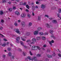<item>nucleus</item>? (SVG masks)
<instances>
[{"label":"nucleus","mask_w":61,"mask_h":61,"mask_svg":"<svg viewBox=\"0 0 61 61\" xmlns=\"http://www.w3.org/2000/svg\"><path fill=\"white\" fill-rule=\"evenodd\" d=\"M27 58L29 59L30 61L31 60H32V61H33L34 60V61H38L36 57H34L33 59H31V57L30 56H28Z\"/></svg>","instance_id":"nucleus-1"},{"label":"nucleus","mask_w":61,"mask_h":61,"mask_svg":"<svg viewBox=\"0 0 61 61\" xmlns=\"http://www.w3.org/2000/svg\"><path fill=\"white\" fill-rule=\"evenodd\" d=\"M32 49L33 50H37V49L39 50H40V49H41V48H40L39 46H32Z\"/></svg>","instance_id":"nucleus-2"},{"label":"nucleus","mask_w":61,"mask_h":61,"mask_svg":"<svg viewBox=\"0 0 61 61\" xmlns=\"http://www.w3.org/2000/svg\"><path fill=\"white\" fill-rule=\"evenodd\" d=\"M32 42H31L30 43H28V44L29 45H30V44H35V43L34 42H35L36 41V39H32Z\"/></svg>","instance_id":"nucleus-3"},{"label":"nucleus","mask_w":61,"mask_h":61,"mask_svg":"<svg viewBox=\"0 0 61 61\" xmlns=\"http://www.w3.org/2000/svg\"><path fill=\"white\" fill-rule=\"evenodd\" d=\"M20 37H18L17 39H16V42L17 43H19V41L20 40Z\"/></svg>","instance_id":"nucleus-4"},{"label":"nucleus","mask_w":61,"mask_h":61,"mask_svg":"<svg viewBox=\"0 0 61 61\" xmlns=\"http://www.w3.org/2000/svg\"><path fill=\"white\" fill-rule=\"evenodd\" d=\"M15 30H16L15 32L16 33H18L19 34H20V33H19L20 31L19 30V29H15Z\"/></svg>","instance_id":"nucleus-5"},{"label":"nucleus","mask_w":61,"mask_h":61,"mask_svg":"<svg viewBox=\"0 0 61 61\" xmlns=\"http://www.w3.org/2000/svg\"><path fill=\"white\" fill-rule=\"evenodd\" d=\"M26 15V14L25 13H23L21 15V17H25Z\"/></svg>","instance_id":"nucleus-6"},{"label":"nucleus","mask_w":61,"mask_h":61,"mask_svg":"<svg viewBox=\"0 0 61 61\" xmlns=\"http://www.w3.org/2000/svg\"><path fill=\"white\" fill-rule=\"evenodd\" d=\"M38 31L37 30L35 31L34 32V35H37L38 34Z\"/></svg>","instance_id":"nucleus-7"},{"label":"nucleus","mask_w":61,"mask_h":61,"mask_svg":"<svg viewBox=\"0 0 61 61\" xmlns=\"http://www.w3.org/2000/svg\"><path fill=\"white\" fill-rule=\"evenodd\" d=\"M15 13L17 15H19V12L18 11H16L15 12Z\"/></svg>","instance_id":"nucleus-8"},{"label":"nucleus","mask_w":61,"mask_h":61,"mask_svg":"<svg viewBox=\"0 0 61 61\" xmlns=\"http://www.w3.org/2000/svg\"><path fill=\"white\" fill-rule=\"evenodd\" d=\"M47 56L48 58H51V57H52V56L51 55H47Z\"/></svg>","instance_id":"nucleus-9"},{"label":"nucleus","mask_w":61,"mask_h":61,"mask_svg":"<svg viewBox=\"0 0 61 61\" xmlns=\"http://www.w3.org/2000/svg\"><path fill=\"white\" fill-rule=\"evenodd\" d=\"M41 8H43V9L45 8V5H42L41 6Z\"/></svg>","instance_id":"nucleus-10"},{"label":"nucleus","mask_w":61,"mask_h":61,"mask_svg":"<svg viewBox=\"0 0 61 61\" xmlns=\"http://www.w3.org/2000/svg\"><path fill=\"white\" fill-rule=\"evenodd\" d=\"M46 26L47 28H50V26L48 23L46 24Z\"/></svg>","instance_id":"nucleus-11"},{"label":"nucleus","mask_w":61,"mask_h":61,"mask_svg":"<svg viewBox=\"0 0 61 61\" xmlns=\"http://www.w3.org/2000/svg\"><path fill=\"white\" fill-rule=\"evenodd\" d=\"M22 25V27H24L25 26V23L24 22H22V24H21Z\"/></svg>","instance_id":"nucleus-12"},{"label":"nucleus","mask_w":61,"mask_h":61,"mask_svg":"<svg viewBox=\"0 0 61 61\" xmlns=\"http://www.w3.org/2000/svg\"><path fill=\"white\" fill-rule=\"evenodd\" d=\"M52 22L54 24H56V23L57 22L56 20H53Z\"/></svg>","instance_id":"nucleus-13"},{"label":"nucleus","mask_w":61,"mask_h":61,"mask_svg":"<svg viewBox=\"0 0 61 61\" xmlns=\"http://www.w3.org/2000/svg\"><path fill=\"white\" fill-rule=\"evenodd\" d=\"M26 35L27 36H29L30 35V32H27L26 33Z\"/></svg>","instance_id":"nucleus-14"},{"label":"nucleus","mask_w":61,"mask_h":61,"mask_svg":"<svg viewBox=\"0 0 61 61\" xmlns=\"http://www.w3.org/2000/svg\"><path fill=\"white\" fill-rule=\"evenodd\" d=\"M41 39V38L40 37H37V40H39Z\"/></svg>","instance_id":"nucleus-15"},{"label":"nucleus","mask_w":61,"mask_h":61,"mask_svg":"<svg viewBox=\"0 0 61 61\" xmlns=\"http://www.w3.org/2000/svg\"><path fill=\"white\" fill-rule=\"evenodd\" d=\"M3 13H4L3 12V11L1 10L0 11V15H3Z\"/></svg>","instance_id":"nucleus-16"},{"label":"nucleus","mask_w":61,"mask_h":61,"mask_svg":"<svg viewBox=\"0 0 61 61\" xmlns=\"http://www.w3.org/2000/svg\"><path fill=\"white\" fill-rule=\"evenodd\" d=\"M39 34L40 35H41V36H42L44 35V34L42 32H39Z\"/></svg>","instance_id":"nucleus-17"},{"label":"nucleus","mask_w":61,"mask_h":61,"mask_svg":"<svg viewBox=\"0 0 61 61\" xmlns=\"http://www.w3.org/2000/svg\"><path fill=\"white\" fill-rule=\"evenodd\" d=\"M42 40H46V37L44 36H42Z\"/></svg>","instance_id":"nucleus-18"},{"label":"nucleus","mask_w":61,"mask_h":61,"mask_svg":"<svg viewBox=\"0 0 61 61\" xmlns=\"http://www.w3.org/2000/svg\"><path fill=\"white\" fill-rule=\"evenodd\" d=\"M21 39L22 40H23V41H25V40L24 39V37H21Z\"/></svg>","instance_id":"nucleus-19"},{"label":"nucleus","mask_w":61,"mask_h":61,"mask_svg":"<svg viewBox=\"0 0 61 61\" xmlns=\"http://www.w3.org/2000/svg\"><path fill=\"white\" fill-rule=\"evenodd\" d=\"M57 15L58 16V18H60L61 20V18L60 16V15L58 14H57Z\"/></svg>","instance_id":"nucleus-20"},{"label":"nucleus","mask_w":61,"mask_h":61,"mask_svg":"<svg viewBox=\"0 0 61 61\" xmlns=\"http://www.w3.org/2000/svg\"><path fill=\"white\" fill-rule=\"evenodd\" d=\"M50 32L51 34H52L53 33V31L52 30H50Z\"/></svg>","instance_id":"nucleus-21"},{"label":"nucleus","mask_w":61,"mask_h":61,"mask_svg":"<svg viewBox=\"0 0 61 61\" xmlns=\"http://www.w3.org/2000/svg\"><path fill=\"white\" fill-rule=\"evenodd\" d=\"M42 28L40 27H39V28H38V31H39L40 30H42Z\"/></svg>","instance_id":"nucleus-22"},{"label":"nucleus","mask_w":61,"mask_h":61,"mask_svg":"<svg viewBox=\"0 0 61 61\" xmlns=\"http://www.w3.org/2000/svg\"><path fill=\"white\" fill-rule=\"evenodd\" d=\"M20 43L22 46H24V43L22 41H20Z\"/></svg>","instance_id":"nucleus-23"},{"label":"nucleus","mask_w":61,"mask_h":61,"mask_svg":"<svg viewBox=\"0 0 61 61\" xmlns=\"http://www.w3.org/2000/svg\"><path fill=\"white\" fill-rule=\"evenodd\" d=\"M51 37H52V38H54V39H55V37H54V35H51Z\"/></svg>","instance_id":"nucleus-24"},{"label":"nucleus","mask_w":61,"mask_h":61,"mask_svg":"<svg viewBox=\"0 0 61 61\" xmlns=\"http://www.w3.org/2000/svg\"><path fill=\"white\" fill-rule=\"evenodd\" d=\"M51 9H56V7H52Z\"/></svg>","instance_id":"nucleus-25"},{"label":"nucleus","mask_w":61,"mask_h":61,"mask_svg":"<svg viewBox=\"0 0 61 61\" xmlns=\"http://www.w3.org/2000/svg\"><path fill=\"white\" fill-rule=\"evenodd\" d=\"M41 20V16H38V20Z\"/></svg>","instance_id":"nucleus-26"},{"label":"nucleus","mask_w":61,"mask_h":61,"mask_svg":"<svg viewBox=\"0 0 61 61\" xmlns=\"http://www.w3.org/2000/svg\"><path fill=\"white\" fill-rule=\"evenodd\" d=\"M32 25V23H31V22H30L29 23V26H30Z\"/></svg>","instance_id":"nucleus-27"},{"label":"nucleus","mask_w":61,"mask_h":61,"mask_svg":"<svg viewBox=\"0 0 61 61\" xmlns=\"http://www.w3.org/2000/svg\"><path fill=\"white\" fill-rule=\"evenodd\" d=\"M9 11H10V12H11L12 11V8H10L9 9Z\"/></svg>","instance_id":"nucleus-28"},{"label":"nucleus","mask_w":61,"mask_h":61,"mask_svg":"<svg viewBox=\"0 0 61 61\" xmlns=\"http://www.w3.org/2000/svg\"><path fill=\"white\" fill-rule=\"evenodd\" d=\"M26 2H24L23 3V5H26Z\"/></svg>","instance_id":"nucleus-29"},{"label":"nucleus","mask_w":61,"mask_h":61,"mask_svg":"<svg viewBox=\"0 0 61 61\" xmlns=\"http://www.w3.org/2000/svg\"><path fill=\"white\" fill-rule=\"evenodd\" d=\"M20 5H23V2L22 1L20 2Z\"/></svg>","instance_id":"nucleus-30"},{"label":"nucleus","mask_w":61,"mask_h":61,"mask_svg":"<svg viewBox=\"0 0 61 61\" xmlns=\"http://www.w3.org/2000/svg\"><path fill=\"white\" fill-rule=\"evenodd\" d=\"M30 54L31 56H32L33 54L32 53V52L30 51Z\"/></svg>","instance_id":"nucleus-31"},{"label":"nucleus","mask_w":61,"mask_h":61,"mask_svg":"<svg viewBox=\"0 0 61 61\" xmlns=\"http://www.w3.org/2000/svg\"><path fill=\"white\" fill-rule=\"evenodd\" d=\"M58 10H59V11H58L59 13H61V9H59Z\"/></svg>","instance_id":"nucleus-32"},{"label":"nucleus","mask_w":61,"mask_h":61,"mask_svg":"<svg viewBox=\"0 0 61 61\" xmlns=\"http://www.w3.org/2000/svg\"><path fill=\"white\" fill-rule=\"evenodd\" d=\"M8 54L9 55V56H11V55H12V54H11V53L10 52H9Z\"/></svg>","instance_id":"nucleus-33"},{"label":"nucleus","mask_w":61,"mask_h":61,"mask_svg":"<svg viewBox=\"0 0 61 61\" xmlns=\"http://www.w3.org/2000/svg\"><path fill=\"white\" fill-rule=\"evenodd\" d=\"M2 2L3 3H5V2H6V1H5V0H3Z\"/></svg>","instance_id":"nucleus-34"},{"label":"nucleus","mask_w":61,"mask_h":61,"mask_svg":"<svg viewBox=\"0 0 61 61\" xmlns=\"http://www.w3.org/2000/svg\"><path fill=\"white\" fill-rule=\"evenodd\" d=\"M37 56H38L39 57H40V56H41V55L39 54H38L37 55Z\"/></svg>","instance_id":"nucleus-35"},{"label":"nucleus","mask_w":61,"mask_h":61,"mask_svg":"<svg viewBox=\"0 0 61 61\" xmlns=\"http://www.w3.org/2000/svg\"><path fill=\"white\" fill-rule=\"evenodd\" d=\"M13 9L15 10L16 9V7L13 6Z\"/></svg>","instance_id":"nucleus-36"},{"label":"nucleus","mask_w":61,"mask_h":61,"mask_svg":"<svg viewBox=\"0 0 61 61\" xmlns=\"http://www.w3.org/2000/svg\"><path fill=\"white\" fill-rule=\"evenodd\" d=\"M34 3H32L31 4V5L32 7L33 6H34Z\"/></svg>","instance_id":"nucleus-37"},{"label":"nucleus","mask_w":61,"mask_h":61,"mask_svg":"<svg viewBox=\"0 0 61 61\" xmlns=\"http://www.w3.org/2000/svg\"><path fill=\"white\" fill-rule=\"evenodd\" d=\"M31 42V41L30 40H27L26 41V42L27 43L28 42V43H29V42Z\"/></svg>","instance_id":"nucleus-38"},{"label":"nucleus","mask_w":61,"mask_h":61,"mask_svg":"<svg viewBox=\"0 0 61 61\" xmlns=\"http://www.w3.org/2000/svg\"><path fill=\"white\" fill-rule=\"evenodd\" d=\"M23 55L24 56H25V52H23Z\"/></svg>","instance_id":"nucleus-39"},{"label":"nucleus","mask_w":61,"mask_h":61,"mask_svg":"<svg viewBox=\"0 0 61 61\" xmlns=\"http://www.w3.org/2000/svg\"><path fill=\"white\" fill-rule=\"evenodd\" d=\"M26 7L28 9H29V6L28 5H26Z\"/></svg>","instance_id":"nucleus-40"},{"label":"nucleus","mask_w":61,"mask_h":61,"mask_svg":"<svg viewBox=\"0 0 61 61\" xmlns=\"http://www.w3.org/2000/svg\"><path fill=\"white\" fill-rule=\"evenodd\" d=\"M11 50V49L10 48H9L8 49V51H10Z\"/></svg>","instance_id":"nucleus-41"},{"label":"nucleus","mask_w":61,"mask_h":61,"mask_svg":"<svg viewBox=\"0 0 61 61\" xmlns=\"http://www.w3.org/2000/svg\"><path fill=\"white\" fill-rule=\"evenodd\" d=\"M39 3H40L38 1H36V3L37 5H38V4H39Z\"/></svg>","instance_id":"nucleus-42"},{"label":"nucleus","mask_w":61,"mask_h":61,"mask_svg":"<svg viewBox=\"0 0 61 61\" xmlns=\"http://www.w3.org/2000/svg\"><path fill=\"white\" fill-rule=\"evenodd\" d=\"M55 52H54L53 54H52V56H55Z\"/></svg>","instance_id":"nucleus-43"},{"label":"nucleus","mask_w":61,"mask_h":61,"mask_svg":"<svg viewBox=\"0 0 61 61\" xmlns=\"http://www.w3.org/2000/svg\"><path fill=\"white\" fill-rule=\"evenodd\" d=\"M49 43L51 46H52V42H51V41H50L49 42Z\"/></svg>","instance_id":"nucleus-44"},{"label":"nucleus","mask_w":61,"mask_h":61,"mask_svg":"<svg viewBox=\"0 0 61 61\" xmlns=\"http://www.w3.org/2000/svg\"><path fill=\"white\" fill-rule=\"evenodd\" d=\"M44 35H48V33L47 32L45 34H44Z\"/></svg>","instance_id":"nucleus-45"},{"label":"nucleus","mask_w":61,"mask_h":61,"mask_svg":"<svg viewBox=\"0 0 61 61\" xmlns=\"http://www.w3.org/2000/svg\"><path fill=\"white\" fill-rule=\"evenodd\" d=\"M28 16L29 18L30 17V14H28Z\"/></svg>","instance_id":"nucleus-46"},{"label":"nucleus","mask_w":61,"mask_h":61,"mask_svg":"<svg viewBox=\"0 0 61 61\" xmlns=\"http://www.w3.org/2000/svg\"><path fill=\"white\" fill-rule=\"evenodd\" d=\"M32 9L33 10H34V9H35V7L34 6H33L32 7Z\"/></svg>","instance_id":"nucleus-47"},{"label":"nucleus","mask_w":61,"mask_h":61,"mask_svg":"<svg viewBox=\"0 0 61 61\" xmlns=\"http://www.w3.org/2000/svg\"><path fill=\"white\" fill-rule=\"evenodd\" d=\"M58 56L59 57H61V54H58Z\"/></svg>","instance_id":"nucleus-48"},{"label":"nucleus","mask_w":61,"mask_h":61,"mask_svg":"<svg viewBox=\"0 0 61 61\" xmlns=\"http://www.w3.org/2000/svg\"><path fill=\"white\" fill-rule=\"evenodd\" d=\"M14 25L15 26H17V24L16 23H14Z\"/></svg>","instance_id":"nucleus-49"},{"label":"nucleus","mask_w":61,"mask_h":61,"mask_svg":"<svg viewBox=\"0 0 61 61\" xmlns=\"http://www.w3.org/2000/svg\"><path fill=\"white\" fill-rule=\"evenodd\" d=\"M26 11L27 12H29V10L27 9H26Z\"/></svg>","instance_id":"nucleus-50"},{"label":"nucleus","mask_w":61,"mask_h":61,"mask_svg":"<svg viewBox=\"0 0 61 61\" xmlns=\"http://www.w3.org/2000/svg\"><path fill=\"white\" fill-rule=\"evenodd\" d=\"M1 23H3L4 22V20H1Z\"/></svg>","instance_id":"nucleus-51"},{"label":"nucleus","mask_w":61,"mask_h":61,"mask_svg":"<svg viewBox=\"0 0 61 61\" xmlns=\"http://www.w3.org/2000/svg\"><path fill=\"white\" fill-rule=\"evenodd\" d=\"M49 60H48V59H47V58H46V59H45V61H48Z\"/></svg>","instance_id":"nucleus-52"},{"label":"nucleus","mask_w":61,"mask_h":61,"mask_svg":"<svg viewBox=\"0 0 61 61\" xmlns=\"http://www.w3.org/2000/svg\"><path fill=\"white\" fill-rule=\"evenodd\" d=\"M12 58L13 59H14V56H12V58Z\"/></svg>","instance_id":"nucleus-53"},{"label":"nucleus","mask_w":61,"mask_h":61,"mask_svg":"<svg viewBox=\"0 0 61 61\" xmlns=\"http://www.w3.org/2000/svg\"><path fill=\"white\" fill-rule=\"evenodd\" d=\"M2 29H3V27H0V30H2Z\"/></svg>","instance_id":"nucleus-54"},{"label":"nucleus","mask_w":61,"mask_h":61,"mask_svg":"<svg viewBox=\"0 0 61 61\" xmlns=\"http://www.w3.org/2000/svg\"><path fill=\"white\" fill-rule=\"evenodd\" d=\"M51 42L52 43H54V41L53 40H52L51 41Z\"/></svg>","instance_id":"nucleus-55"},{"label":"nucleus","mask_w":61,"mask_h":61,"mask_svg":"<svg viewBox=\"0 0 61 61\" xmlns=\"http://www.w3.org/2000/svg\"><path fill=\"white\" fill-rule=\"evenodd\" d=\"M18 51H22V50H21L20 49H18Z\"/></svg>","instance_id":"nucleus-56"},{"label":"nucleus","mask_w":61,"mask_h":61,"mask_svg":"<svg viewBox=\"0 0 61 61\" xmlns=\"http://www.w3.org/2000/svg\"><path fill=\"white\" fill-rule=\"evenodd\" d=\"M4 41H7V40H6L5 38L4 39Z\"/></svg>","instance_id":"nucleus-57"},{"label":"nucleus","mask_w":61,"mask_h":61,"mask_svg":"<svg viewBox=\"0 0 61 61\" xmlns=\"http://www.w3.org/2000/svg\"><path fill=\"white\" fill-rule=\"evenodd\" d=\"M46 45H43V47H46Z\"/></svg>","instance_id":"nucleus-58"},{"label":"nucleus","mask_w":61,"mask_h":61,"mask_svg":"<svg viewBox=\"0 0 61 61\" xmlns=\"http://www.w3.org/2000/svg\"><path fill=\"white\" fill-rule=\"evenodd\" d=\"M32 15L33 16H34L35 15V14H34V13L33 12L32 13Z\"/></svg>","instance_id":"nucleus-59"},{"label":"nucleus","mask_w":61,"mask_h":61,"mask_svg":"<svg viewBox=\"0 0 61 61\" xmlns=\"http://www.w3.org/2000/svg\"><path fill=\"white\" fill-rule=\"evenodd\" d=\"M45 17H47L48 18L49 17V16L47 15H45Z\"/></svg>","instance_id":"nucleus-60"},{"label":"nucleus","mask_w":61,"mask_h":61,"mask_svg":"<svg viewBox=\"0 0 61 61\" xmlns=\"http://www.w3.org/2000/svg\"><path fill=\"white\" fill-rule=\"evenodd\" d=\"M45 17H47L48 18L49 17V16L47 15H45Z\"/></svg>","instance_id":"nucleus-61"},{"label":"nucleus","mask_w":61,"mask_h":61,"mask_svg":"<svg viewBox=\"0 0 61 61\" xmlns=\"http://www.w3.org/2000/svg\"><path fill=\"white\" fill-rule=\"evenodd\" d=\"M53 19V18H49V19H50V20H51V19Z\"/></svg>","instance_id":"nucleus-62"},{"label":"nucleus","mask_w":61,"mask_h":61,"mask_svg":"<svg viewBox=\"0 0 61 61\" xmlns=\"http://www.w3.org/2000/svg\"><path fill=\"white\" fill-rule=\"evenodd\" d=\"M8 3L9 4H11V2H8Z\"/></svg>","instance_id":"nucleus-63"},{"label":"nucleus","mask_w":61,"mask_h":61,"mask_svg":"<svg viewBox=\"0 0 61 61\" xmlns=\"http://www.w3.org/2000/svg\"><path fill=\"white\" fill-rule=\"evenodd\" d=\"M3 57H5V55H3Z\"/></svg>","instance_id":"nucleus-64"}]
</instances>
